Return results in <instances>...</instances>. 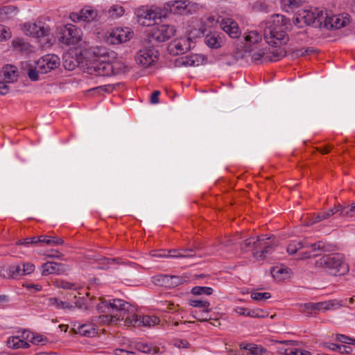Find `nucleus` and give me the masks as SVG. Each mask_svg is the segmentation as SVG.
<instances>
[{
    "label": "nucleus",
    "mask_w": 355,
    "mask_h": 355,
    "mask_svg": "<svg viewBox=\"0 0 355 355\" xmlns=\"http://www.w3.org/2000/svg\"><path fill=\"white\" fill-rule=\"evenodd\" d=\"M105 304V306L112 309L113 314L101 315L100 317L101 322H107L108 324H116L119 320H124V324L126 326L133 327H144L143 322V316L132 314L124 318L125 315L133 312L134 309L131 305L121 299H114L112 302H103Z\"/></svg>",
    "instance_id": "nucleus-1"
},
{
    "label": "nucleus",
    "mask_w": 355,
    "mask_h": 355,
    "mask_svg": "<svg viewBox=\"0 0 355 355\" xmlns=\"http://www.w3.org/2000/svg\"><path fill=\"white\" fill-rule=\"evenodd\" d=\"M305 24L315 28H325L327 29H339L349 24V20L343 15H331L327 10L318 8L303 10L299 14Z\"/></svg>",
    "instance_id": "nucleus-2"
},
{
    "label": "nucleus",
    "mask_w": 355,
    "mask_h": 355,
    "mask_svg": "<svg viewBox=\"0 0 355 355\" xmlns=\"http://www.w3.org/2000/svg\"><path fill=\"white\" fill-rule=\"evenodd\" d=\"M292 24L288 18L282 15H274L272 20L262 25L263 37L266 42L271 46L286 44L288 36L286 31L290 30Z\"/></svg>",
    "instance_id": "nucleus-3"
},
{
    "label": "nucleus",
    "mask_w": 355,
    "mask_h": 355,
    "mask_svg": "<svg viewBox=\"0 0 355 355\" xmlns=\"http://www.w3.org/2000/svg\"><path fill=\"white\" fill-rule=\"evenodd\" d=\"M316 268H325L333 275H343L349 271V266L340 253L324 254L315 263Z\"/></svg>",
    "instance_id": "nucleus-4"
},
{
    "label": "nucleus",
    "mask_w": 355,
    "mask_h": 355,
    "mask_svg": "<svg viewBox=\"0 0 355 355\" xmlns=\"http://www.w3.org/2000/svg\"><path fill=\"white\" fill-rule=\"evenodd\" d=\"M175 32L176 30L172 25L157 24L149 30L144 39H149L150 43L156 46L159 43L171 38Z\"/></svg>",
    "instance_id": "nucleus-5"
},
{
    "label": "nucleus",
    "mask_w": 355,
    "mask_h": 355,
    "mask_svg": "<svg viewBox=\"0 0 355 355\" xmlns=\"http://www.w3.org/2000/svg\"><path fill=\"white\" fill-rule=\"evenodd\" d=\"M149 39L141 41L142 48L139 49L135 57L137 63L144 67L151 66L158 58L159 52L153 44L150 43Z\"/></svg>",
    "instance_id": "nucleus-6"
},
{
    "label": "nucleus",
    "mask_w": 355,
    "mask_h": 355,
    "mask_svg": "<svg viewBox=\"0 0 355 355\" xmlns=\"http://www.w3.org/2000/svg\"><path fill=\"white\" fill-rule=\"evenodd\" d=\"M81 35L80 29L72 24L61 27L58 33L59 42L68 46L78 44L81 40Z\"/></svg>",
    "instance_id": "nucleus-7"
},
{
    "label": "nucleus",
    "mask_w": 355,
    "mask_h": 355,
    "mask_svg": "<svg viewBox=\"0 0 355 355\" xmlns=\"http://www.w3.org/2000/svg\"><path fill=\"white\" fill-rule=\"evenodd\" d=\"M273 248L270 237L267 235L258 236L254 239V248H252L253 257L257 260H263Z\"/></svg>",
    "instance_id": "nucleus-8"
},
{
    "label": "nucleus",
    "mask_w": 355,
    "mask_h": 355,
    "mask_svg": "<svg viewBox=\"0 0 355 355\" xmlns=\"http://www.w3.org/2000/svg\"><path fill=\"white\" fill-rule=\"evenodd\" d=\"M89 73L97 76H108L113 73L114 67L107 60H94L88 67Z\"/></svg>",
    "instance_id": "nucleus-9"
},
{
    "label": "nucleus",
    "mask_w": 355,
    "mask_h": 355,
    "mask_svg": "<svg viewBox=\"0 0 355 355\" xmlns=\"http://www.w3.org/2000/svg\"><path fill=\"white\" fill-rule=\"evenodd\" d=\"M308 249L310 250L299 254V259L305 260L322 255V253L330 252L331 246L322 241H319L314 243H310Z\"/></svg>",
    "instance_id": "nucleus-10"
},
{
    "label": "nucleus",
    "mask_w": 355,
    "mask_h": 355,
    "mask_svg": "<svg viewBox=\"0 0 355 355\" xmlns=\"http://www.w3.org/2000/svg\"><path fill=\"white\" fill-rule=\"evenodd\" d=\"M37 68L42 74L46 73L60 66V58L55 54H47L39 59Z\"/></svg>",
    "instance_id": "nucleus-11"
},
{
    "label": "nucleus",
    "mask_w": 355,
    "mask_h": 355,
    "mask_svg": "<svg viewBox=\"0 0 355 355\" xmlns=\"http://www.w3.org/2000/svg\"><path fill=\"white\" fill-rule=\"evenodd\" d=\"M133 32L128 27L112 29L107 37V42L112 44H121L130 40Z\"/></svg>",
    "instance_id": "nucleus-12"
},
{
    "label": "nucleus",
    "mask_w": 355,
    "mask_h": 355,
    "mask_svg": "<svg viewBox=\"0 0 355 355\" xmlns=\"http://www.w3.org/2000/svg\"><path fill=\"white\" fill-rule=\"evenodd\" d=\"M189 5L190 2L187 0L172 1L166 3L164 8L173 14L188 15L191 13Z\"/></svg>",
    "instance_id": "nucleus-13"
},
{
    "label": "nucleus",
    "mask_w": 355,
    "mask_h": 355,
    "mask_svg": "<svg viewBox=\"0 0 355 355\" xmlns=\"http://www.w3.org/2000/svg\"><path fill=\"white\" fill-rule=\"evenodd\" d=\"M23 30L27 35L35 37L47 36L50 33V28L49 27H44L41 22L39 24H24Z\"/></svg>",
    "instance_id": "nucleus-14"
},
{
    "label": "nucleus",
    "mask_w": 355,
    "mask_h": 355,
    "mask_svg": "<svg viewBox=\"0 0 355 355\" xmlns=\"http://www.w3.org/2000/svg\"><path fill=\"white\" fill-rule=\"evenodd\" d=\"M261 35L257 31H252L244 36L245 42L241 46L244 51L252 52L258 48L259 43L261 41Z\"/></svg>",
    "instance_id": "nucleus-15"
},
{
    "label": "nucleus",
    "mask_w": 355,
    "mask_h": 355,
    "mask_svg": "<svg viewBox=\"0 0 355 355\" xmlns=\"http://www.w3.org/2000/svg\"><path fill=\"white\" fill-rule=\"evenodd\" d=\"M135 14L138 18V21L146 26H149L155 21V15L153 12V7L148 8L146 7L139 8L136 10Z\"/></svg>",
    "instance_id": "nucleus-16"
},
{
    "label": "nucleus",
    "mask_w": 355,
    "mask_h": 355,
    "mask_svg": "<svg viewBox=\"0 0 355 355\" xmlns=\"http://www.w3.org/2000/svg\"><path fill=\"white\" fill-rule=\"evenodd\" d=\"M24 275L20 265H8L0 267V276L8 279H18Z\"/></svg>",
    "instance_id": "nucleus-17"
},
{
    "label": "nucleus",
    "mask_w": 355,
    "mask_h": 355,
    "mask_svg": "<svg viewBox=\"0 0 355 355\" xmlns=\"http://www.w3.org/2000/svg\"><path fill=\"white\" fill-rule=\"evenodd\" d=\"M205 56L200 54H192L178 58L176 63L178 66L198 67L205 61Z\"/></svg>",
    "instance_id": "nucleus-18"
},
{
    "label": "nucleus",
    "mask_w": 355,
    "mask_h": 355,
    "mask_svg": "<svg viewBox=\"0 0 355 355\" xmlns=\"http://www.w3.org/2000/svg\"><path fill=\"white\" fill-rule=\"evenodd\" d=\"M190 38L176 40L172 42L168 46V51L171 54H182L185 51L189 50L190 46Z\"/></svg>",
    "instance_id": "nucleus-19"
},
{
    "label": "nucleus",
    "mask_w": 355,
    "mask_h": 355,
    "mask_svg": "<svg viewBox=\"0 0 355 355\" xmlns=\"http://www.w3.org/2000/svg\"><path fill=\"white\" fill-rule=\"evenodd\" d=\"M220 26L232 38H238L241 34L238 24L232 19H223Z\"/></svg>",
    "instance_id": "nucleus-20"
},
{
    "label": "nucleus",
    "mask_w": 355,
    "mask_h": 355,
    "mask_svg": "<svg viewBox=\"0 0 355 355\" xmlns=\"http://www.w3.org/2000/svg\"><path fill=\"white\" fill-rule=\"evenodd\" d=\"M42 275H48L50 274H61L66 270V267L64 264L48 261L42 265Z\"/></svg>",
    "instance_id": "nucleus-21"
},
{
    "label": "nucleus",
    "mask_w": 355,
    "mask_h": 355,
    "mask_svg": "<svg viewBox=\"0 0 355 355\" xmlns=\"http://www.w3.org/2000/svg\"><path fill=\"white\" fill-rule=\"evenodd\" d=\"M340 213V215L342 216V205H336L334 208L330 209L327 211L322 212L318 214L315 216H313L310 218L309 221L307 223V225H310L316 223H319L324 219H327L331 216L334 215L336 213Z\"/></svg>",
    "instance_id": "nucleus-22"
},
{
    "label": "nucleus",
    "mask_w": 355,
    "mask_h": 355,
    "mask_svg": "<svg viewBox=\"0 0 355 355\" xmlns=\"http://www.w3.org/2000/svg\"><path fill=\"white\" fill-rule=\"evenodd\" d=\"M345 306L343 301L338 300H331L329 301L320 302L315 303L316 311H326L333 309H338Z\"/></svg>",
    "instance_id": "nucleus-23"
},
{
    "label": "nucleus",
    "mask_w": 355,
    "mask_h": 355,
    "mask_svg": "<svg viewBox=\"0 0 355 355\" xmlns=\"http://www.w3.org/2000/svg\"><path fill=\"white\" fill-rule=\"evenodd\" d=\"M3 73L6 82L14 83L18 77L17 68L12 64H6L3 68Z\"/></svg>",
    "instance_id": "nucleus-24"
},
{
    "label": "nucleus",
    "mask_w": 355,
    "mask_h": 355,
    "mask_svg": "<svg viewBox=\"0 0 355 355\" xmlns=\"http://www.w3.org/2000/svg\"><path fill=\"white\" fill-rule=\"evenodd\" d=\"M71 331L74 334H79L85 337H93L96 334V329L90 324H83L78 326L77 329H72Z\"/></svg>",
    "instance_id": "nucleus-25"
},
{
    "label": "nucleus",
    "mask_w": 355,
    "mask_h": 355,
    "mask_svg": "<svg viewBox=\"0 0 355 355\" xmlns=\"http://www.w3.org/2000/svg\"><path fill=\"white\" fill-rule=\"evenodd\" d=\"M205 43L209 47L217 49L220 47L222 39L218 36L217 33H210L206 35L205 38Z\"/></svg>",
    "instance_id": "nucleus-26"
},
{
    "label": "nucleus",
    "mask_w": 355,
    "mask_h": 355,
    "mask_svg": "<svg viewBox=\"0 0 355 355\" xmlns=\"http://www.w3.org/2000/svg\"><path fill=\"white\" fill-rule=\"evenodd\" d=\"M47 300V305L49 306H53L57 309H72L74 308L73 305H70L67 302L61 301L56 297H50Z\"/></svg>",
    "instance_id": "nucleus-27"
},
{
    "label": "nucleus",
    "mask_w": 355,
    "mask_h": 355,
    "mask_svg": "<svg viewBox=\"0 0 355 355\" xmlns=\"http://www.w3.org/2000/svg\"><path fill=\"white\" fill-rule=\"evenodd\" d=\"M97 13L95 10L92 9L83 8L80 12L78 19L86 21H92L96 19Z\"/></svg>",
    "instance_id": "nucleus-28"
},
{
    "label": "nucleus",
    "mask_w": 355,
    "mask_h": 355,
    "mask_svg": "<svg viewBox=\"0 0 355 355\" xmlns=\"http://www.w3.org/2000/svg\"><path fill=\"white\" fill-rule=\"evenodd\" d=\"M40 237L41 243H44L47 245H58L64 243L63 239L58 236L42 235Z\"/></svg>",
    "instance_id": "nucleus-29"
},
{
    "label": "nucleus",
    "mask_w": 355,
    "mask_h": 355,
    "mask_svg": "<svg viewBox=\"0 0 355 355\" xmlns=\"http://www.w3.org/2000/svg\"><path fill=\"white\" fill-rule=\"evenodd\" d=\"M135 348L137 350L146 354H149L152 352L153 354H157L159 350V349L153 348L152 346L148 343L140 342L135 344Z\"/></svg>",
    "instance_id": "nucleus-30"
},
{
    "label": "nucleus",
    "mask_w": 355,
    "mask_h": 355,
    "mask_svg": "<svg viewBox=\"0 0 355 355\" xmlns=\"http://www.w3.org/2000/svg\"><path fill=\"white\" fill-rule=\"evenodd\" d=\"M189 305L193 307L204 308L203 312L207 313L210 311L209 306L210 305L208 301L202 300H190Z\"/></svg>",
    "instance_id": "nucleus-31"
},
{
    "label": "nucleus",
    "mask_w": 355,
    "mask_h": 355,
    "mask_svg": "<svg viewBox=\"0 0 355 355\" xmlns=\"http://www.w3.org/2000/svg\"><path fill=\"white\" fill-rule=\"evenodd\" d=\"M188 281V277L177 275H169L168 287H176Z\"/></svg>",
    "instance_id": "nucleus-32"
},
{
    "label": "nucleus",
    "mask_w": 355,
    "mask_h": 355,
    "mask_svg": "<svg viewBox=\"0 0 355 355\" xmlns=\"http://www.w3.org/2000/svg\"><path fill=\"white\" fill-rule=\"evenodd\" d=\"M153 282L159 286L168 287L169 275H158L153 277Z\"/></svg>",
    "instance_id": "nucleus-33"
},
{
    "label": "nucleus",
    "mask_w": 355,
    "mask_h": 355,
    "mask_svg": "<svg viewBox=\"0 0 355 355\" xmlns=\"http://www.w3.org/2000/svg\"><path fill=\"white\" fill-rule=\"evenodd\" d=\"M191 293L196 295H210L213 293V289L211 287L195 286L191 289Z\"/></svg>",
    "instance_id": "nucleus-34"
},
{
    "label": "nucleus",
    "mask_w": 355,
    "mask_h": 355,
    "mask_svg": "<svg viewBox=\"0 0 355 355\" xmlns=\"http://www.w3.org/2000/svg\"><path fill=\"white\" fill-rule=\"evenodd\" d=\"M93 54L96 58L95 60H107L108 58L107 49L103 47H96L94 49Z\"/></svg>",
    "instance_id": "nucleus-35"
},
{
    "label": "nucleus",
    "mask_w": 355,
    "mask_h": 355,
    "mask_svg": "<svg viewBox=\"0 0 355 355\" xmlns=\"http://www.w3.org/2000/svg\"><path fill=\"white\" fill-rule=\"evenodd\" d=\"M254 238L247 239L240 244L242 251H252V248H254Z\"/></svg>",
    "instance_id": "nucleus-36"
},
{
    "label": "nucleus",
    "mask_w": 355,
    "mask_h": 355,
    "mask_svg": "<svg viewBox=\"0 0 355 355\" xmlns=\"http://www.w3.org/2000/svg\"><path fill=\"white\" fill-rule=\"evenodd\" d=\"M159 319L156 316L144 315L143 322H144V327H153L158 324Z\"/></svg>",
    "instance_id": "nucleus-37"
},
{
    "label": "nucleus",
    "mask_w": 355,
    "mask_h": 355,
    "mask_svg": "<svg viewBox=\"0 0 355 355\" xmlns=\"http://www.w3.org/2000/svg\"><path fill=\"white\" fill-rule=\"evenodd\" d=\"M355 216V202L347 207L342 206V216L353 217Z\"/></svg>",
    "instance_id": "nucleus-38"
},
{
    "label": "nucleus",
    "mask_w": 355,
    "mask_h": 355,
    "mask_svg": "<svg viewBox=\"0 0 355 355\" xmlns=\"http://www.w3.org/2000/svg\"><path fill=\"white\" fill-rule=\"evenodd\" d=\"M182 254L174 255L177 258H193L196 256L195 250L193 248L181 249Z\"/></svg>",
    "instance_id": "nucleus-39"
},
{
    "label": "nucleus",
    "mask_w": 355,
    "mask_h": 355,
    "mask_svg": "<svg viewBox=\"0 0 355 355\" xmlns=\"http://www.w3.org/2000/svg\"><path fill=\"white\" fill-rule=\"evenodd\" d=\"M39 73H40V72L38 71V69L37 68L36 63L35 68H33L32 67H29L27 72L28 78L32 81H37L39 80Z\"/></svg>",
    "instance_id": "nucleus-40"
},
{
    "label": "nucleus",
    "mask_w": 355,
    "mask_h": 355,
    "mask_svg": "<svg viewBox=\"0 0 355 355\" xmlns=\"http://www.w3.org/2000/svg\"><path fill=\"white\" fill-rule=\"evenodd\" d=\"M20 342L21 339L19 336H12L8 338L7 345L10 348L18 349L19 348Z\"/></svg>",
    "instance_id": "nucleus-41"
},
{
    "label": "nucleus",
    "mask_w": 355,
    "mask_h": 355,
    "mask_svg": "<svg viewBox=\"0 0 355 355\" xmlns=\"http://www.w3.org/2000/svg\"><path fill=\"white\" fill-rule=\"evenodd\" d=\"M271 297L270 293H258V292H252L251 297L254 300H263L269 299Z\"/></svg>",
    "instance_id": "nucleus-42"
},
{
    "label": "nucleus",
    "mask_w": 355,
    "mask_h": 355,
    "mask_svg": "<svg viewBox=\"0 0 355 355\" xmlns=\"http://www.w3.org/2000/svg\"><path fill=\"white\" fill-rule=\"evenodd\" d=\"M116 259H107L106 257H103L98 259V263L100 265L101 269H107V266L110 263H114L116 261Z\"/></svg>",
    "instance_id": "nucleus-43"
},
{
    "label": "nucleus",
    "mask_w": 355,
    "mask_h": 355,
    "mask_svg": "<svg viewBox=\"0 0 355 355\" xmlns=\"http://www.w3.org/2000/svg\"><path fill=\"white\" fill-rule=\"evenodd\" d=\"M110 13L112 17H119L124 13V9L121 6H114L110 8Z\"/></svg>",
    "instance_id": "nucleus-44"
},
{
    "label": "nucleus",
    "mask_w": 355,
    "mask_h": 355,
    "mask_svg": "<svg viewBox=\"0 0 355 355\" xmlns=\"http://www.w3.org/2000/svg\"><path fill=\"white\" fill-rule=\"evenodd\" d=\"M264 55V51L261 49H259L257 52H254L252 55V59L254 62L258 64L259 62L262 63L263 56Z\"/></svg>",
    "instance_id": "nucleus-45"
},
{
    "label": "nucleus",
    "mask_w": 355,
    "mask_h": 355,
    "mask_svg": "<svg viewBox=\"0 0 355 355\" xmlns=\"http://www.w3.org/2000/svg\"><path fill=\"white\" fill-rule=\"evenodd\" d=\"M21 267L24 275H29L35 270V266L31 263H24L22 264Z\"/></svg>",
    "instance_id": "nucleus-46"
},
{
    "label": "nucleus",
    "mask_w": 355,
    "mask_h": 355,
    "mask_svg": "<svg viewBox=\"0 0 355 355\" xmlns=\"http://www.w3.org/2000/svg\"><path fill=\"white\" fill-rule=\"evenodd\" d=\"M77 66V61L74 60H68L67 58L64 61V67L66 69L71 71Z\"/></svg>",
    "instance_id": "nucleus-47"
},
{
    "label": "nucleus",
    "mask_w": 355,
    "mask_h": 355,
    "mask_svg": "<svg viewBox=\"0 0 355 355\" xmlns=\"http://www.w3.org/2000/svg\"><path fill=\"white\" fill-rule=\"evenodd\" d=\"M271 53L272 55H274L275 61L279 60L281 58H283L286 55V51L282 48H279L273 51H271Z\"/></svg>",
    "instance_id": "nucleus-48"
},
{
    "label": "nucleus",
    "mask_w": 355,
    "mask_h": 355,
    "mask_svg": "<svg viewBox=\"0 0 355 355\" xmlns=\"http://www.w3.org/2000/svg\"><path fill=\"white\" fill-rule=\"evenodd\" d=\"M30 342L34 345H38L41 343L46 342V338L43 337L42 335L34 334V336L31 338Z\"/></svg>",
    "instance_id": "nucleus-49"
},
{
    "label": "nucleus",
    "mask_w": 355,
    "mask_h": 355,
    "mask_svg": "<svg viewBox=\"0 0 355 355\" xmlns=\"http://www.w3.org/2000/svg\"><path fill=\"white\" fill-rule=\"evenodd\" d=\"M283 5L284 8L288 7L289 9H293L298 7L299 3L297 0H284Z\"/></svg>",
    "instance_id": "nucleus-50"
},
{
    "label": "nucleus",
    "mask_w": 355,
    "mask_h": 355,
    "mask_svg": "<svg viewBox=\"0 0 355 355\" xmlns=\"http://www.w3.org/2000/svg\"><path fill=\"white\" fill-rule=\"evenodd\" d=\"M58 286L64 289H76L75 284L65 281L58 282Z\"/></svg>",
    "instance_id": "nucleus-51"
},
{
    "label": "nucleus",
    "mask_w": 355,
    "mask_h": 355,
    "mask_svg": "<svg viewBox=\"0 0 355 355\" xmlns=\"http://www.w3.org/2000/svg\"><path fill=\"white\" fill-rule=\"evenodd\" d=\"M38 243H41V237L40 236L26 238V239H24V245H26V246H28V245H30V244H37Z\"/></svg>",
    "instance_id": "nucleus-52"
},
{
    "label": "nucleus",
    "mask_w": 355,
    "mask_h": 355,
    "mask_svg": "<svg viewBox=\"0 0 355 355\" xmlns=\"http://www.w3.org/2000/svg\"><path fill=\"white\" fill-rule=\"evenodd\" d=\"M336 340L343 343L352 344V338L343 334H337Z\"/></svg>",
    "instance_id": "nucleus-53"
},
{
    "label": "nucleus",
    "mask_w": 355,
    "mask_h": 355,
    "mask_svg": "<svg viewBox=\"0 0 355 355\" xmlns=\"http://www.w3.org/2000/svg\"><path fill=\"white\" fill-rule=\"evenodd\" d=\"M301 311L304 312L306 311L314 310L316 311L315 303L309 302L305 303L301 306Z\"/></svg>",
    "instance_id": "nucleus-54"
},
{
    "label": "nucleus",
    "mask_w": 355,
    "mask_h": 355,
    "mask_svg": "<svg viewBox=\"0 0 355 355\" xmlns=\"http://www.w3.org/2000/svg\"><path fill=\"white\" fill-rule=\"evenodd\" d=\"M266 353V350L262 348L259 349L257 347H252L251 352H250L248 355H268Z\"/></svg>",
    "instance_id": "nucleus-55"
},
{
    "label": "nucleus",
    "mask_w": 355,
    "mask_h": 355,
    "mask_svg": "<svg viewBox=\"0 0 355 355\" xmlns=\"http://www.w3.org/2000/svg\"><path fill=\"white\" fill-rule=\"evenodd\" d=\"M297 247L296 245V241H293L288 244L287 247V252L290 254H295L297 252Z\"/></svg>",
    "instance_id": "nucleus-56"
},
{
    "label": "nucleus",
    "mask_w": 355,
    "mask_h": 355,
    "mask_svg": "<svg viewBox=\"0 0 355 355\" xmlns=\"http://www.w3.org/2000/svg\"><path fill=\"white\" fill-rule=\"evenodd\" d=\"M309 243H310L306 239H304L303 241L296 242L297 250L300 249H308Z\"/></svg>",
    "instance_id": "nucleus-57"
},
{
    "label": "nucleus",
    "mask_w": 355,
    "mask_h": 355,
    "mask_svg": "<svg viewBox=\"0 0 355 355\" xmlns=\"http://www.w3.org/2000/svg\"><path fill=\"white\" fill-rule=\"evenodd\" d=\"M314 51L313 49L308 48L306 49H300L295 51V55L297 56H304L305 55L310 54Z\"/></svg>",
    "instance_id": "nucleus-58"
},
{
    "label": "nucleus",
    "mask_w": 355,
    "mask_h": 355,
    "mask_svg": "<svg viewBox=\"0 0 355 355\" xmlns=\"http://www.w3.org/2000/svg\"><path fill=\"white\" fill-rule=\"evenodd\" d=\"M275 62V58H274V55H272L271 52H269V53L264 52V55L263 56V60H262V63L263 62Z\"/></svg>",
    "instance_id": "nucleus-59"
},
{
    "label": "nucleus",
    "mask_w": 355,
    "mask_h": 355,
    "mask_svg": "<svg viewBox=\"0 0 355 355\" xmlns=\"http://www.w3.org/2000/svg\"><path fill=\"white\" fill-rule=\"evenodd\" d=\"M175 345L179 348L187 349L189 346V343L186 340H178L175 343Z\"/></svg>",
    "instance_id": "nucleus-60"
},
{
    "label": "nucleus",
    "mask_w": 355,
    "mask_h": 355,
    "mask_svg": "<svg viewBox=\"0 0 355 355\" xmlns=\"http://www.w3.org/2000/svg\"><path fill=\"white\" fill-rule=\"evenodd\" d=\"M263 312L261 310H253L249 311L247 312L246 315L254 318H261L264 317L263 315H261L259 313Z\"/></svg>",
    "instance_id": "nucleus-61"
},
{
    "label": "nucleus",
    "mask_w": 355,
    "mask_h": 355,
    "mask_svg": "<svg viewBox=\"0 0 355 355\" xmlns=\"http://www.w3.org/2000/svg\"><path fill=\"white\" fill-rule=\"evenodd\" d=\"M338 351L340 354H350L352 352V348L349 346L340 345L339 349Z\"/></svg>",
    "instance_id": "nucleus-62"
},
{
    "label": "nucleus",
    "mask_w": 355,
    "mask_h": 355,
    "mask_svg": "<svg viewBox=\"0 0 355 355\" xmlns=\"http://www.w3.org/2000/svg\"><path fill=\"white\" fill-rule=\"evenodd\" d=\"M153 12L155 14H156L155 15V20L156 19H161L162 17L165 16V14L163 13L162 10L159 8H157V7L153 8Z\"/></svg>",
    "instance_id": "nucleus-63"
},
{
    "label": "nucleus",
    "mask_w": 355,
    "mask_h": 355,
    "mask_svg": "<svg viewBox=\"0 0 355 355\" xmlns=\"http://www.w3.org/2000/svg\"><path fill=\"white\" fill-rule=\"evenodd\" d=\"M135 354V352H133L127 351V350L121 349H116L114 350L115 355H130V354Z\"/></svg>",
    "instance_id": "nucleus-64"
}]
</instances>
